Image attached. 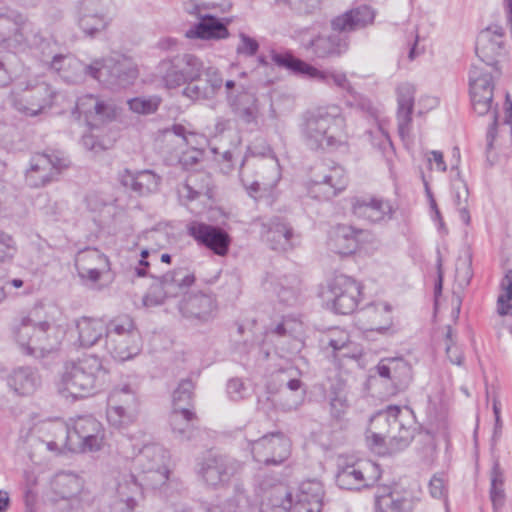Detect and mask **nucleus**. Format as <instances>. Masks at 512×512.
Here are the masks:
<instances>
[{
    "label": "nucleus",
    "instance_id": "f257e3e1",
    "mask_svg": "<svg viewBox=\"0 0 512 512\" xmlns=\"http://www.w3.org/2000/svg\"><path fill=\"white\" fill-rule=\"evenodd\" d=\"M374 11L367 5H360L331 20L330 33H318L302 39V46L318 59L339 58L350 45L348 33L362 29L374 20Z\"/></svg>",
    "mask_w": 512,
    "mask_h": 512
},
{
    "label": "nucleus",
    "instance_id": "f03ea898",
    "mask_svg": "<svg viewBox=\"0 0 512 512\" xmlns=\"http://www.w3.org/2000/svg\"><path fill=\"white\" fill-rule=\"evenodd\" d=\"M301 138L313 151H333L347 144L346 120L338 105L307 112L300 125Z\"/></svg>",
    "mask_w": 512,
    "mask_h": 512
},
{
    "label": "nucleus",
    "instance_id": "7ed1b4c3",
    "mask_svg": "<svg viewBox=\"0 0 512 512\" xmlns=\"http://www.w3.org/2000/svg\"><path fill=\"white\" fill-rule=\"evenodd\" d=\"M416 431L413 412L408 408L391 405L372 417L369 429L371 435L367 438L374 447H382L388 439L390 452L396 453L410 445Z\"/></svg>",
    "mask_w": 512,
    "mask_h": 512
},
{
    "label": "nucleus",
    "instance_id": "20e7f679",
    "mask_svg": "<svg viewBox=\"0 0 512 512\" xmlns=\"http://www.w3.org/2000/svg\"><path fill=\"white\" fill-rule=\"evenodd\" d=\"M107 370L96 355L66 361L59 372L58 391L74 399L93 395L106 382Z\"/></svg>",
    "mask_w": 512,
    "mask_h": 512
},
{
    "label": "nucleus",
    "instance_id": "39448f33",
    "mask_svg": "<svg viewBox=\"0 0 512 512\" xmlns=\"http://www.w3.org/2000/svg\"><path fill=\"white\" fill-rule=\"evenodd\" d=\"M324 488L318 480H308L301 483L297 500L285 485L271 489L269 496L260 506V512H321L323 507Z\"/></svg>",
    "mask_w": 512,
    "mask_h": 512
},
{
    "label": "nucleus",
    "instance_id": "423d86ee",
    "mask_svg": "<svg viewBox=\"0 0 512 512\" xmlns=\"http://www.w3.org/2000/svg\"><path fill=\"white\" fill-rule=\"evenodd\" d=\"M48 45L39 29L25 15L9 7H0V47L24 51Z\"/></svg>",
    "mask_w": 512,
    "mask_h": 512
},
{
    "label": "nucleus",
    "instance_id": "0eeeda50",
    "mask_svg": "<svg viewBox=\"0 0 512 512\" xmlns=\"http://www.w3.org/2000/svg\"><path fill=\"white\" fill-rule=\"evenodd\" d=\"M169 453L159 444H147L134 458L135 468L147 487L159 489L167 495L170 470L168 468Z\"/></svg>",
    "mask_w": 512,
    "mask_h": 512
},
{
    "label": "nucleus",
    "instance_id": "6e6552de",
    "mask_svg": "<svg viewBox=\"0 0 512 512\" xmlns=\"http://www.w3.org/2000/svg\"><path fill=\"white\" fill-rule=\"evenodd\" d=\"M139 333L133 320L119 316L108 322L105 336V349L117 361H126L140 352Z\"/></svg>",
    "mask_w": 512,
    "mask_h": 512
},
{
    "label": "nucleus",
    "instance_id": "1a4fd4ad",
    "mask_svg": "<svg viewBox=\"0 0 512 512\" xmlns=\"http://www.w3.org/2000/svg\"><path fill=\"white\" fill-rule=\"evenodd\" d=\"M154 279L148 292L143 297L146 307H155L164 303L169 297H177L185 294L195 282V275L186 267H178L161 277L150 275Z\"/></svg>",
    "mask_w": 512,
    "mask_h": 512
},
{
    "label": "nucleus",
    "instance_id": "9d476101",
    "mask_svg": "<svg viewBox=\"0 0 512 512\" xmlns=\"http://www.w3.org/2000/svg\"><path fill=\"white\" fill-rule=\"evenodd\" d=\"M500 75L495 65L472 64L469 70V92L475 113L486 115L493 107L494 78Z\"/></svg>",
    "mask_w": 512,
    "mask_h": 512
},
{
    "label": "nucleus",
    "instance_id": "9b49d317",
    "mask_svg": "<svg viewBox=\"0 0 512 512\" xmlns=\"http://www.w3.org/2000/svg\"><path fill=\"white\" fill-rule=\"evenodd\" d=\"M107 497L109 512H134L144 497L143 484L130 471H117Z\"/></svg>",
    "mask_w": 512,
    "mask_h": 512
},
{
    "label": "nucleus",
    "instance_id": "f8f14e48",
    "mask_svg": "<svg viewBox=\"0 0 512 512\" xmlns=\"http://www.w3.org/2000/svg\"><path fill=\"white\" fill-rule=\"evenodd\" d=\"M381 477L380 466L371 461H349L339 458L337 464L336 483L339 488L359 491L373 486Z\"/></svg>",
    "mask_w": 512,
    "mask_h": 512
},
{
    "label": "nucleus",
    "instance_id": "ddd939ff",
    "mask_svg": "<svg viewBox=\"0 0 512 512\" xmlns=\"http://www.w3.org/2000/svg\"><path fill=\"white\" fill-rule=\"evenodd\" d=\"M85 73L99 82L117 87H126L138 76L136 66L124 57L95 60L85 66Z\"/></svg>",
    "mask_w": 512,
    "mask_h": 512
},
{
    "label": "nucleus",
    "instance_id": "4468645a",
    "mask_svg": "<svg viewBox=\"0 0 512 512\" xmlns=\"http://www.w3.org/2000/svg\"><path fill=\"white\" fill-rule=\"evenodd\" d=\"M243 469V463L226 454H208L197 463V474L212 488L229 484Z\"/></svg>",
    "mask_w": 512,
    "mask_h": 512
},
{
    "label": "nucleus",
    "instance_id": "2eb2a0df",
    "mask_svg": "<svg viewBox=\"0 0 512 512\" xmlns=\"http://www.w3.org/2000/svg\"><path fill=\"white\" fill-rule=\"evenodd\" d=\"M361 286L347 275H337L328 284L324 294L328 307L335 313L348 315L358 306Z\"/></svg>",
    "mask_w": 512,
    "mask_h": 512
},
{
    "label": "nucleus",
    "instance_id": "dca6fc26",
    "mask_svg": "<svg viewBox=\"0 0 512 512\" xmlns=\"http://www.w3.org/2000/svg\"><path fill=\"white\" fill-rule=\"evenodd\" d=\"M83 489L82 479L72 472H59L51 481L48 502L54 512H69L77 504L78 496Z\"/></svg>",
    "mask_w": 512,
    "mask_h": 512
},
{
    "label": "nucleus",
    "instance_id": "f3484780",
    "mask_svg": "<svg viewBox=\"0 0 512 512\" xmlns=\"http://www.w3.org/2000/svg\"><path fill=\"white\" fill-rule=\"evenodd\" d=\"M255 461L267 466L279 465L290 456V441L282 432H272L249 440Z\"/></svg>",
    "mask_w": 512,
    "mask_h": 512
},
{
    "label": "nucleus",
    "instance_id": "a211bd4d",
    "mask_svg": "<svg viewBox=\"0 0 512 512\" xmlns=\"http://www.w3.org/2000/svg\"><path fill=\"white\" fill-rule=\"evenodd\" d=\"M67 167V159L58 154H36L32 157L30 168L26 172V181L30 187H43L58 180L59 175Z\"/></svg>",
    "mask_w": 512,
    "mask_h": 512
},
{
    "label": "nucleus",
    "instance_id": "6ab92c4d",
    "mask_svg": "<svg viewBox=\"0 0 512 512\" xmlns=\"http://www.w3.org/2000/svg\"><path fill=\"white\" fill-rule=\"evenodd\" d=\"M262 235L270 248L286 252L300 244L301 236L291 223L282 216H273L262 223Z\"/></svg>",
    "mask_w": 512,
    "mask_h": 512
},
{
    "label": "nucleus",
    "instance_id": "aec40b11",
    "mask_svg": "<svg viewBox=\"0 0 512 512\" xmlns=\"http://www.w3.org/2000/svg\"><path fill=\"white\" fill-rule=\"evenodd\" d=\"M73 436L75 451L95 452L104 444V428L93 416H80L74 421Z\"/></svg>",
    "mask_w": 512,
    "mask_h": 512
},
{
    "label": "nucleus",
    "instance_id": "412c9836",
    "mask_svg": "<svg viewBox=\"0 0 512 512\" xmlns=\"http://www.w3.org/2000/svg\"><path fill=\"white\" fill-rule=\"evenodd\" d=\"M54 92L50 85L44 81H28L24 88V94L14 97L12 104L14 108L27 115L36 116L51 104Z\"/></svg>",
    "mask_w": 512,
    "mask_h": 512
},
{
    "label": "nucleus",
    "instance_id": "4be33fe9",
    "mask_svg": "<svg viewBox=\"0 0 512 512\" xmlns=\"http://www.w3.org/2000/svg\"><path fill=\"white\" fill-rule=\"evenodd\" d=\"M187 233L198 245L218 256H225L229 251L231 237L219 226L193 221L187 226Z\"/></svg>",
    "mask_w": 512,
    "mask_h": 512
},
{
    "label": "nucleus",
    "instance_id": "5701e85b",
    "mask_svg": "<svg viewBox=\"0 0 512 512\" xmlns=\"http://www.w3.org/2000/svg\"><path fill=\"white\" fill-rule=\"evenodd\" d=\"M347 186L345 170L340 165L324 167L315 174L311 182L310 194L321 201L330 200L342 192Z\"/></svg>",
    "mask_w": 512,
    "mask_h": 512
},
{
    "label": "nucleus",
    "instance_id": "b1692460",
    "mask_svg": "<svg viewBox=\"0 0 512 512\" xmlns=\"http://www.w3.org/2000/svg\"><path fill=\"white\" fill-rule=\"evenodd\" d=\"M352 211L355 216L370 223H387L395 212L389 200L377 196L355 198L352 202Z\"/></svg>",
    "mask_w": 512,
    "mask_h": 512
},
{
    "label": "nucleus",
    "instance_id": "393cba45",
    "mask_svg": "<svg viewBox=\"0 0 512 512\" xmlns=\"http://www.w3.org/2000/svg\"><path fill=\"white\" fill-rule=\"evenodd\" d=\"M475 50L479 63L497 66V57L504 54V29L496 24L483 29L477 36Z\"/></svg>",
    "mask_w": 512,
    "mask_h": 512
},
{
    "label": "nucleus",
    "instance_id": "a878e982",
    "mask_svg": "<svg viewBox=\"0 0 512 512\" xmlns=\"http://www.w3.org/2000/svg\"><path fill=\"white\" fill-rule=\"evenodd\" d=\"M38 309H32L27 316L21 318L20 324L15 329V338L17 343L27 355H33L36 352L34 333L45 334L50 323L47 321H38Z\"/></svg>",
    "mask_w": 512,
    "mask_h": 512
},
{
    "label": "nucleus",
    "instance_id": "bb28decb",
    "mask_svg": "<svg viewBox=\"0 0 512 512\" xmlns=\"http://www.w3.org/2000/svg\"><path fill=\"white\" fill-rule=\"evenodd\" d=\"M378 375L391 381L395 391H404L412 380L410 364L403 358H385L376 366Z\"/></svg>",
    "mask_w": 512,
    "mask_h": 512
},
{
    "label": "nucleus",
    "instance_id": "cd10ccee",
    "mask_svg": "<svg viewBox=\"0 0 512 512\" xmlns=\"http://www.w3.org/2000/svg\"><path fill=\"white\" fill-rule=\"evenodd\" d=\"M76 109L79 114L85 116L87 124L91 127H98L100 124L115 117L114 105L100 100L93 95H86L79 98Z\"/></svg>",
    "mask_w": 512,
    "mask_h": 512
},
{
    "label": "nucleus",
    "instance_id": "c85d7f7f",
    "mask_svg": "<svg viewBox=\"0 0 512 512\" xmlns=\"http://www.w3.org/2000/svg\"><path fill=\"white\" fill-rule=\"evenodd\" d=\"M415 93V86L408 82L399 84L396 89L398 132L402 139L408 136L411 130Z\"/></svg>",
    "mask_w": 512,
    "mask_h": 512
},
{
    "label": "nucleus",
    "instance_id": "c756f323",
    "mask_svg": "<svg viewBox=\"0 0 512 512\" xmlns=\"http://www.w3.org/2000/svg\"><path fill=\"white\" fill-rule=\"evenodd\" d=\"M75 267L81 278L96 282L108 267V259L98 249L87 248L76 255Z\"/></svg>",
    "mask_w": 512,
    "mask_h": 512
},
{
    "label": "nucleus",
    "instance_id": "7c9ffc66",
    "mask_svg": "<svg viewBox=\"0 0 512 512\" xmlns=\"http://www.w3.org/2000/svg\"><path fill=\"white\" fill-rule=\"evenodd\" d=\"M215 308L214 299L201 292L185 297L179 304V310L184 317L200 322L211 319Z\"/></svg>",
    "mask_w": 512,
    "mask_h": 512
},
{
    "label": "nucleus",
    "instance_id": "2f4dec72",
    "mask_svg": "<svg viewBox=\"0 0 512 512\" xmlns=\"http://www.w3.org/2000/svg\"><path fill=\"white\" fill-rule=\"evenodd\" d=\"M120 183L139 196H146L155 192L160 183V177L151 170L131 171L123 170L119 174Z\"/></svg>",
    "mask_w": 512,
    "mask_h": 512
},
{
    "label": "nucleus",
    "instance_id": "473e14b6",
    "mask_svg": "<svg viewBox=\"0 0 512 512\" xmlns=\"http://www.w3.org/2000/svg\"><path fill=\"white\" fill-rule=\"evenodd\" d=\"M415 499L408 493L392 491L390 488H381L375 495L377 512H412Z\"/></svg>",
    "mask_w": 512,
    "mask_h": 512
},
{
    "label": "nucleus",
    "instance_id": "72a5a7b5",
    "mask_svg": "<svg viewBox=\"0 0 512 512\" xmlns=\"http://www.w3.org/2000/svg\"><path fill=\"white\" fill-rule=\"evenodd\" d=\"M7 384L15 394L29 396L40 386L41 378L32 367H18L8 375Z\"/></svg>",
    "mask_w": 512,
    "mask_h": 512
},
{
    "label": "nucleus",
    "instance_id": "f704fd0d",
    "mask_svg": "<svg viewBox=\"0 0 512 512\" xmlns=\"http://www.w3.org/2000/svg\"><path fill=\"white\" fill-rule=\"evenodd\" d=\"M361 232L352 226L338 225L330 235L328 247L341 256L351 255L358 247V235Z\"/></svg>",
    "mask_w": 512,
    "mask_h": 512
},
{
    "label": "nucleus",
    "instance_id": "c9c22d12",
    "mask_svg": "<svg viewBox=\"0 0 512 512\" xmlns=\"http://www.w3.org/2000/svg\"><path fill=\"white\" fill-rule=\"evenodd\" d=\"M229 106L233 113L245 123L256 122L259 115V104L255 93L244 89L235 97H229Z\"/></svg>",
    "mask_w": 512,
    "mask_h": 512
},
{
    "label": "nucleus",
    "instance_id": "e433bc0d",
    "mask_svg": "<svg viewBox=\"0 0 512 512\" xmlns=\"http://www.w3.org/2000/svg\"><path fill=\"white\" fill-rule=\"evenodd\" d=\"M197 419L195 413L187 407L173 409L170 415V425L175 437L181 441L191 440L199 433L194 421Z\"/></svg>",
    "mask_w": 512,
    "mask_h": 512
},
{
    "label": "nucleus",
    "instance_id": "4c0bfd02",
    "mask_svg": "<svg viewBox=\"0 0 512 512\" xmlns=\"http://www.w3.org/2000/svg\"><path fill=\"white\" fill-rule=\"evenodd\" d=\"M80 346L89 348L106 336L108 323L102 319L82 317L76 322Z\"/></svg>",
    "mask_w": 512,
    "mask_h": 512
},
{
    "label": "nucleus",
    "instance_id": "58836bf2",
    "mask_svg": "<svg viewBox=\"0 0 512 512\" xmlns=\"http://www.w3.org/2000/svg\"><path fill=\"white\" fill-rule=\"evenodd\" d=\"M187 36L200 39H223L228 36V29L218 18L207 15L187 32Z\"/></svg>",
    "mask_w": 512,
    "mask_h": 512
},
{
    "label": "nucleus",
    "instance_id": "ea45409f",
    "mask_svg": "<svg viewBox=\"0 0 512 512\" xmlns=\"http://www.w3.org/2000/svg\"><path fill=\"white\" fill-rule=\"evenodd\" d=\"M234 495L225 501L212 504L207 508V512H252L250 499L245 493L241 483H235Z\"/></svg>",
    "mask_w": 512,
    "mask_h": 512
},
{
    "label": "nucleus",
    "instance_id": "a19ab883",
    "mask_svg": "<svg viewBox=\"0 0 512 512\" xmlns=\"http://www.w3.org/2000/svg\"><path fill=\"white\" fill-rule=\"evenodd\" d=\"M209 177L203 173H195L188 176L185 183L179 186L178 194L181 199L193 201L202 195H208Z\"/></svg>",
    "mask_w": 512,
    "mask_h": 512
},
{
    "label": "nucleus",
    "instance_id": "79ce46f5",
    "mask_svg": "<svg viewBox=\"0 0 512 512\" xmlns=\"http://www.w3.org/2000/svg\"><path fill=\"white\" fill-rule=\"evenodd\" d=\"M43 429L53 435V439L46 442L47 449L50 451H59L60 447H66L75 451L73 436L70 434L68 426L64 422H48L43 424Z\"/></svg>",
    "mask_w": 512,
    "mask_h": 512
},
{
    "label": "nucleus",
    "instance_id": "37998d69",
    "mask_svg": "<svg viewBox=\"0 0 512 512\" xmlns=\"http://www.w3.org/2000/svg\"><path fill=\"white\" fill-rule=\"evenodd\" d=\"M179 67L175 56L159 62L157 73L165 88L175 89L184 84V74L180 72Z\"/></svg>",
    "mask_w": 512,
    "mask_h": 512
},
{
    "label": "nucleus",
    "instance_id": "c03bdc74",
    "mask_svg": "<svg viewBox=\"0 0 512 512\" xmlns=\"http://www.w3.org/2000/svg\"><path fill=\"white\" fill-rule=\"evenodd\" d=\"M259 168L261 171V180L254 181L249 189L251 192H258L261 186L264 189L272 188L280 180L279 165L276 159L260 160Z\"/></svg>",
    "mask_w": 512,
    "mask_h": 512
},
{
    "label": "nucleus",
    "instance_id": "a18cd8bd",
    "mask_svg": "<svg viewBox=\"0 0 512 512\" xmlns=\"http://www.w3.org/2000/svg\"><path fill=\"white\" fill-rule=\"evenodd\" d=\"M308 78L315 79L326 85L334 84L335 86L344 91H347L350 94L353 93L352 85L346 74L343 72L320 70L314 66H311Z\"/></svg>",
    "mask_w": 512,
    "mask_h": 512
},
{
    "label": "nucleus",
    "instance_id": "49530a36",
    "mask_svg": "<svg viewBox=\"0 0 512 512\" xmlns=\"http://www.w3.org/2000/svg\"><path fill=\"white\" fill-rule=\"evenodd\" d=\"M108 407H123L127 410L139 411L138 399L129 385L114 388L108 397Z\"/></svg>",
    "mask_w": 512,
    "mask_h": 512
},
{
    "label": "nucleus",
    "instance_id": "de8ad7c7",
    "mask_svg": "<svg viewBox=\"0 0 512 512\" xmlns=\"http://www.w3.org/2000/svg\"><path fill=\"white\" fill-rule=\"evenodd\" d=\"M301 386L302 382L298 378V376H292L289 379H287L285 387L291 392H293V394L291 397H289L286 395L285 392L281 393V401L279 403V407L283 411L296 410L299 406L302 405L305 396V391L302 390L299 392Z\"/></svg>",
    "mask_w": 512,
    "mask_h": 512
},
{
    "label": "nucleus",
    "instance_id": "09e8293b",
    "mask_svg": "<svg viewBox=\"0 0 512 512\" xmlns=\"http://www.w3.org/2000/svg\"><path fill=\"white\" fill-rule=\"evenodd\" d=\"M176 62L180 65V72L183 73L184 84H187L190 80H196L202 75L203 62L197 56L184 53L175 56Z\"/></svg>",
    "mask_w": 512,
    "mask_h": 512
},
{
    "label": "nucleus",
    "instance_id": "8fccbe9b",
    "mask_svg": "<svg viewBox=\"0 0 512 512\" xmlns=\"http://www.w3.org/2000/svg\"><path fill=\"white\" fill-rule=\"evenodd\" d=\"M77 23L86 35L93 37L106 28L108 21L106 14L91 16L85 12H77Z\"/></svg>",
    "mask_w": 512,
    "mask_h": 512
},
{
    "label": "nucleus",
    "instance_id": "3c124183",
    "mask_svg": "<svg viewBox=\"0 0 512 512\" xmlns=\"http://www.w3.org/2000/svg\"><path fill=\"white\" fill-rule=\"evenodd\" d=\"M139 411L127 410L123 407H108L107 420L116 429H124L133 424Z\"/></svg>",
    "mask_w": 512,
    "mask_h": 512
},
{
    "label": "nucleus",
    "instance_id": "603ef678",
    "mask_svg": "<svg viewBox=\"0 0 512 512\" xmlns=\"http://www.w3.org/2000/svg\"><path fill=\"white\" fill-rule=\"evenodd\" d=\"M272 61L279 67L286 68L295 74H301L308 77L311 64L294 57L291 54H280L273 52Z\"/></svg>",
    "mask_w": 512,
    "mask_h": 512
},
{
    "label": "nucleus",
    "instance_id": "864d4df0",
    "mask_svg": "<svg viewBox=\"0 0 512 512\" xmlns=\"http://www.w3.org/2000/svg\"><path fill=\"white\" fill-rule=\"evenodd\" d=\"M503 293L497 300V311L500 315H512V270H508L501 281Z\"/></svg>",
    "mask_w": 512,
    "mask_h": 512
},
{
    "label": "nucleus",
    "instance_id": "5fc2aeb1",
    "mask_svg": "<svg viewBox=\"0 0 512 512\" xmlns=\"http://www.w3.org/2000/svg\"><path fill=\"white\" fill-rule=\"evenodd\" d=\"M469 191L465 183L461 182L459 185L453 186V203L459 212L460 219L468 225L470 223V215L467 209Z\"/></svg>",
    "mask_w": 512,
    "mask_h": 512
},
{
    "label": "nucleus",
    "instance_id": "6e6d98bb",
    "mask_svg": "<svg viewBox=\"0 0 512 512\" xmlns=\"http://www.w3.org/2000/svg\"><path fill=\"white\" fill-rule=\"evenodd\" d=\"M161 103V98L158 96L136 97L128 100L130 110L137 114L149 115L155 113Z\"/></svg>",
    "mask_w": 512,
    "mask_h": 512
},
{
    "label": "nucleus",
    "instance_id": "4d7b16f0",
    "mask_svg": "<svg viewBox=\"0 0 512 512\" xmlns=\"http://www.w3.org/2000/svg\"><path fill=\"white\" fill-rule=\"evenodd\" d=\"M45 337H37L35 340L36 351L51 352L60 344L62 330L50 324L49 330L45 333Z\"/></svg>",
    "mask_w": 512,
    "mask_h": 512
},
{
    "label": "nucleus",
    "instance_id": "13d9d810",
    "mask_svg": "<svg viewBox=\"0 0 512 512\" xmlns=\"http://www.w3.org/2000/svg\"><path fill=\"white\" fill-rule=\"evenodd\" d=\"M204 79L201 76L196 80H190L182 91V94L191 100L213 99Z\"/></svg>",
    "mask_w": 512,
    "mask_h": 512
},
{
    "label": "nucleus",
    "instance_id": "bf43d9fd",
    "mask_svg": "<svg viewBox=\"0 0 512 512\" xmlns=\"http://www.w3.org/2000/svg\"><path fill=\"white\" fill-rule=\"evenodd\" d=\"M194 384L190 379L182 380L173 393V409L186 407L193 397Z\"/></svg>",
    "mask_w": 512,
    "mask_h": 512
},
{
    "label": "nucleus",
    "instance_id": "052dcab7",
    "mask_svg": "<svg viewBox=\"0 0 512 512\" xmlns=\"http://www.w3.org/2000/svg\"><path fill=\"white\" fill-rule=\"evenodd\" d=\"M17 253V245L12 235L0 230V262L13 260Z\"/></svg>",
    "mask_w": 512,
    "mask_h": 512
},
{
    "label": "nucleus",
    "instance_id": "680f3d73",
    "mask_svg": "<svg viewBox=\"0 0 512 512\" xmlns=\"http://www.w3.org/2000/svg\"><path fill=\"white\" fill-rule=\"evenodd\" d=\"M63 64L67 65V67L71 68L72 71L75 72H85V66L82 65L77 59L69 55L56 54L52 57V60L49 62V67L60 73L63 70Z\"/></svg>",
    "mask_w": 512,
    "mask_h": 512
},
{
    "label": "nucleus",
    "instance_id": "e2e57ef3",
    "mask_svg": "<svg viewBox=\"0 0 512 512\" xmlns=\"http://www.w3.org/2000/svg\"><path fill=\"white\" fill-rule=\"evenodd\" d=\"M326 343L334 352H341L347 349L350 344L349 335L344 330H331L326 336Z\"/></svg>",
    "mask_w": 512,
    "mask_h": 512
},
{
    "label": "nucleus",
    "instance_id": "0e129e2a",
    "mask_svg": "<svg viewBox=\"0 0 512 512\" xmlns=\"http://www.w3.org/2000/svg\"><path fill=\"white\" fill-rule=\"evenodd\" d=\"M202 73H204L205 76V85H207L210 95L212 98H214L223 86V78L221 73L215 67H207L206 69L203 68Z\"/></svg>",
    "mask_w": 512,
    "mask_h": 512
},
{
    "label": "nucleus",
    "instance_id": "69168bd1",
    "mask_svg": "<svg viewBox=\"0 0 512 512\" xmlns=\"http://www.w3.org/2000/svg\"><path fill=\"white\" fill-rule=\"evenodd\" d=\"M473 277L472 264L470 259H461L456 265V281L461 288L470 284Z\"/></svg>",
    "mask_w": 512,
    "mask_h": 512
},
{
    "label": "nucleus",
    "instance_id": "338daca9",
    "mask_svg": "<svg viewBox=\"0 0 512 512\" xmlns=\"http://www.w3.org/2000/svg\"><path fill=\"white\" fill-rule=\"evenodd\" d=\"M240 42L237 45L236 52L238 55H245L248 57L254 56L259 50V43L256 39L248 36L245 33L239 34Z\"/></svg>",
    "mask_w": 512,
    "mask_h": 512
},
{
    "label": "nucleus",
    "instance_id": "774afa93",
    "mask_svg": "<svg viewBox=\"0 0 512 512\" xmlns=\"http://www.w3.org/2000/svg\"><path fill=\"white\" fill-rule=\"evenodd\" d=\"M503 480L500 473L495 472L491 480L490 498L494 507L502 506L504 501Z\"/></svg>",
    "mask_w": 512,
    "mask_h": 512
}]
</instances>
